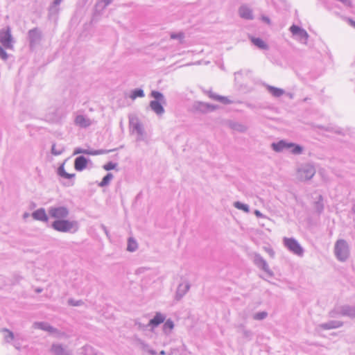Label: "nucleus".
I'll return each mask as SVG.
<instances>
[{
  "mask_svg": "<svg viewBox=\"0 0 355 355\" xmlns=\"http://www.w3.org/2000/svg\"><path fill=\"white\" fill-rule=\"evenodd\" d=\"M334 253L339 261H346L350 255V248L348 243L345 239H338L334 244Z\"/></svg>",
  "mask_w": 355,
  "mask_h": 355,
  "instance_id": "nucleus-1",
  "label": "nucleus"
},
{
  "mask_svg": "<svg viewBox=\"0 0 355 355\" xmlns=\"http://www.w3.org/2000/svg\"><path fill=\"white\" fill-rule=\"evenodd\" d=\"M51 227L60 232H76L78 230V223L76 220H55L51 224Z\"/></svg>",
  "mask_w": 355,
  "mask_h": 355,
  "instance_id": "nucleus-2",
  "label": "nucleus"
},
{
  "mask_svg": "<svg viewBox=\"0 0 355 355\" xmlns=\"http://www.w3.org/2000/svg\"><path fill=\"white\" fill-rule=\"evenodd\" d=\"M0 42L6 49L13 50L15 40L12 35L11 28L6 26L0 30Z\"/></svg>",
  "mask_w": 355,
  "mask_h": 355,
  "instance_id": "nucleus-3",
  "label": "nucleus"
},
{
  "mask_svg": "<svg viewBox=\"0 0 355 355\" xmlns=\"http://www.w3.org/2000/svg\"><path fill=\"white\" fill-rule=\"evenodd\" d=\"M315 173V167L311 164H302L297 171V176L300 181L311 180L314 176Z\"/></svg>",
  "mask_w": 355,
  "mask_h": 355,
  "instance_id": "nucleus-4",
  "label": "nucleus"
},
{
  "mask_svg": "<svg viewBox=\"0 0 355 355\" xmlns=\"http://www.w3.org/2000/svg\"><path fill=\"white\" fill-rule=\"evenodd\" d=\"M283 243L293 254L300 257L304 255V250L295 239L284 237L283 239Z\"/></svg>",
  "mask_w": 355,
  "mask_h": 355,
  "instance_id": "nucleus-5",
  "label": "nucleus"
},
{
  "mask_svg": "<svg viewBox=\"0 0 355 355\" xmlns=\"http://www.w3.org/2000/svg\"><path fill=\"white\" fill-rule=\"evenodd\" d=\"M48 213L50 217L61 220L68 217L69 210L65 206H52L48 209Z\"/></svg>",
  "mask_w": 355,
  "mask_h": 355,
  "instance_id": "nucleus-6",
  "label": "nucleus"
},
{
  "mask_svg": "<svg viewBox=\"0 0 355 355\" xmlns=\"http://www.w3.org/2000/svg\"><path fill=\"white\" fill-rule=\"evenodd\" d=\"M290 31L299 42L302 44H306L309 35L304 28L296 25H293L290 27Z\"/></svg>",
  "mask_w": 355,
  "mask_h": 355,
  "instance_id": "nucleus-7",
  "label": "nucleus"
},
{
  "mask_svg": "<svg viewBox=\"0 0 355 355\" xmlns=\"http://www.w3.org/2000/svg\"><path fill=\"white\" fill-rule=\"evenodd\" d=\"M253 262L255 266H257L260 269L263 270L264 272L268 273L270 276H272L273 273L270 269L268 264L266 261L261 256L259 253H254Z\"/></svg>",
  "mask_w": 355,
  "mask_h": 355,
  "instance_id": "nucleus-8",
  "label": "nucleus"
},
{
  "mask_svg": "<svg viewBox=\"0 0 355 355\" xmlns=\"http://www.w3.org/2000/svg\"><path fill=\"white\" fill-rule=\"evenodd\" d=\"M74 122L78 126L87 128L94 123V120L89 119L86 115L78 114L76 116Z\"/></svg>",
  "mask_w": 355,
  "mask_h": 355,
  "instance_id": "nucleus-9",
  "label": "nucleus"
},
{
  "mask_svg": "<svg viewBox=\"0 0 355 355\" xmlns=\"http://www.w3.org/2000/svg\"><path fill=\"white\" fill-rule=\"evenodd\" d=\"M34 329H41L51 334L58 332V329L46 322H35L33 324Z\"/></svg>",
  "mask_w": 355,
  "mask_h": 355,
  "instance_id": "nucleus-10",
  "label": "nucleus"
},
{
  "mask_svg": "<svg viewBox=\"0 0 355 355\" xmlns=\"http://www.w3.org/2000/svg\"><path fill=\"white\" fill-rule=\"evenodd\" d=\"M343 326V322L338 320H330L327 322L322 323L318 325V328L323 330H330L338 329Z\"/></svg>",
  "mask_w": 355,
  "mask_h": 355,
  "instance_id": "nucleus-11",
  "label": "nucleus"
},
{
  "mask_svg": "<svg viewBox=\"0 0 355 355\" xmlns=\"http://www.w3.org/2000/svg\"><path fill=\"white\" fill-rule=\"evenodd\" d=\"M89 159L83 155L77 157L74 160V168L78 171H82L86 168Z\"/></svg>",
  "mask_w": 355,
  "mask_h": 355,
  "instance_id": "nucleus-12",
  "label": "nucleus"
},
{
  "mask_svg": "<svg viewBox=\"0 0 355 355\" xmlns=\"http://www.w3.org/2000/svg\"><path fill=\"white\" fill-rule=\"evenodd\" d=\"M32 217L34 220H39L44 223H47L49 217L46 215V211L44 208H40L32 213Z\"/></svg>",
  "mask_w": 355,
  "mask_h": 355,
  "instance_id": "nucleus-13",
  "label": "nucleus"
},
{
  "mask_svg": "<svg viewBox=\"0 0 355 355\" xmlns=\"http://www.w3.org/2000/svg\"><path fill=\"white\" fill-rule=\"evenodd\" d=\"M165 319V315L159 312H157L154 318L150 320V321L148 323V325H150L151 329H153L155 327H157L158 325L163 323Z\"/></svg>",
  "mask_w": 355,
  "mask_h": 355,
  "instance_id": "nucleus-14",
  "label": "nucleus"
},
{
  "mask_svg": "<svg viewBox=\"0 0 355 355\" xmlns=\"http://www.w3.org/2000/svg\"><path fill=\"white\" fill-rule=\"evenodd\" d=\"M51 352L54 355H71V352L61 344L54 343L51 346Z\"/></svg>",
  "mask_w": 355,
  "mask_h": 355,
  "instance_id": "nucleus-15",
  "label": "nucleus"
},
{
  "mask_svg": "<svg viewBox=\"0 0 355 355\" xmlns=\"http://www.w3.org/2000/svg\"><path fill=\"white\" fill-rule=\"evenodd\" d=\"M340 311L342 316L348 317L351 319L355 318V306L349 304L342 305Z\"/></svg>",
  "mask_w": 355,
  "mask_h": 355,
  "instance_id": "nucleus-16",
  "label": "nucleus"
},
{
  "mask_svg": "<svg viewBox=\"0 0 355 355\" xmlns=\"http://www.w3.org/2000/svg\"><path fill=\"white\" fill-rule=\"evenodd\" d=\"M190 288V284L189 282L180 284L178 286L175 299L180 300L182 297L188 292Z\"/></svg>",
  "mask_w": 355,
  "mask_h": 355,
  "instance_id": "nucleus-17",
  "label": "nucleus"
},
{
  "mask_svg": "<svg viewBox=\"0 0 355 355\" xmlns=\"http://www.w3.org/2000/svg\"><path fill=\"white\" fill-rule=\"evenodd\" d=\"M162 104H163L162 102L151 101L150 102V107L156 114L162 115L164 113V109Z\"/></svg>",
  "mask_w": 355,
  "mask_h": 355,
  "instance_id": "nucleus-18",
  "label": "nucleus"
},
{
  "mask_svg": "<svg viewBox=\"0 0 355 355\" xmlns=\"http://www.w3.org/2000/svg\"><path fill=\"white\" fill-rule=\"evenodd\" d=\"M130 124L131 127L132 128V130L134 131H135L138 135L137 140L139 141V140L143 139L144 130V128H143L141 124L138 121H136L134 123L132 121H130Z\"/></svg>",
  "mask_w": 355,
  "mask_h": 355,
  "instance_id": "nucleus-19",
  "label": "nucleus"
},
{
  "mask_svg": "<svg viewBox=\"0 0 355 355\" xmlns=\"http://www.w3.org/2000/svg\"><path fill=\"white\" fill-rule=\"evenodd\" d=\"M28 34L31 44H35L40 40L41 34L37 28H33L30 30Z\"/></svg>",
  "mask_w": 355,
  "mask_h": 355,
  "instance_id": "nucleus-20",
  "label": "nucleus"
},
{
  "mask_svg": "<svg viewBox=\"0 0 355 355\" xmlns=\"http://www.w3.org/2000/svg\"><path fill=\"white\" fill-rule=\"evenodd\" d=\"M208 96L213 100L218 101L225 105H228L232 103V101H230L227 97L220 96L216 94L211 91L207 92Z\"/></svg>",
  "mask_w": 355,
  "mask_h": 355,
  "instance_id": "nucleus-21",
  "label": "nucleus"
},
{
  "mask_svg": "<svg viewBox=\"0 0 355 355\" xmlns=\"http://www.w3.org/2000/svg\"><path fill=\"white\" fill-rule=\"evenodd\" d=\"M238 332L241 334L243 338L246 340H251L253 337V332L251 330L247 329L244 324H239L238 327Z\"/></svg>",
  "mask_w": 355,
  "mask_h": 355,
  "instance_id": "nucleus-22",
  "label": "nucleus"
},
{
  "mask_svg": "<svg viewBox=\"0 0 355 355\" xmlns=\"http://www.w3.org/2000/svg\"><path fill=\"white\" fill-rule=\"evenodd\" d=\"M239 15L241 17L245 19H252L253 14L250 8L245 6H242L239 10Z\"/></svg>",
  "mask_w": 355,
  "mask_h": 355,
  "instance_id": "nucleus-23",
  "label": "nucleus"
},
{
  "mask_svg": "<svg viewBox=\"0 0 355 355\" xmlns=\"http://www.w3.org/2000/svg\"><path fill=\"white\" fill-rule=\"evenodd\" d=\"M288 142H286L284 140H281L277 143H272L271 144L272 148L275 152H282L284 149H288Z\"/></svg>",
  "mask_w": 355,
  "mask_h": 355,
  "instance_id": "nucleus-24",
  "label": "nucleus"
},
{
  "mask_svg": "<svg viewBox=\"0 0 355 355\" xmlns=\"http://www.w3.org/2000/svg\"><path fill=\"white\" fill-rule=\"evenodd\" d=\"M250 40L254 45H255L260 49L268 50L269 49L268 45L262 39L259 37H251Z\"/></svg>",
  "mask_w": 355,
  "mask_h": 355,
  "instance_id": "nucleus-25",
  "label": "nucleus"
},
{
  "mask_svg": "<svg viewBox=\"0 0 355 355\" xmlns=\"http://www.w3.org/2000/svg\"><path fill=\"white\" fill-rule=\"evenodd\" d=\"M266 87L268 92L271 94L272 96L276 98L280 97L285 93V91L284 89L271 85H266Z\"/></svg>",
  "mask_w": 355,
  "mask_h": 355,
  "instance_id": "nucleus-26",
  "label": "nucleus"
},
{
  "mask_svg": "<svg viewBox=\"0 0 355 355\" xmlns=\"http://www.w3.org/2000/svg\"><path fill=\"white\" fill-rule=\"evenodd\" d=\"M58 175L65 179H71L75 177V173H68L64 170V164H61L57 171Z\"/></svg>",
  "mask_w": 355,
  "mask_h": 355,
  "instance_id": "nucleus-27",
  "label": "nucleus"
},
{
  "mask_svg": "<svg viewBox=\"0 0 355 355\" xmlns=\"http://www.w3.org/2000/svg\"><path fill=\"white\" fill-rule=\"evenodd\" d=\"M288 150L294 155H300L303 152V148L294 143H289Z\"/></svg>",
  "mask_w": 355,
  "mask_h": 355,
  "instance_id": "nucleus-28",
  "label": "nucleus"
},
{
  "mask_svg": "<svg viewBox=\"0 0 355 355\" xmlns=\"http://www.w3.org/2000/svg\"><path fill=\"white\" fill-rule=\"evenodd\" d=\"M174 328V323L171 319H168L163 325V332L166 335H169Z\"/></svg>",
  "mask_w": 355,
  "mask_h": 355,
  "instance_id": "nucleus-29",
  "label": "nucleus"
},
{
  "mask_svg": "<svg viewBox=\"0 0 355 355\" xmlns=\"http://www.w3.org/2000/svg\"><path fill=\"white\" fill-rule=\"evenodd\" d=\"M65 148L64 146L62 144L56 145L55 144H53L51 146V153L53 155L58 156L61 155L64 151Z\"/></svg>",
  "mask_w": 355,
  "mask_h": 355,
  "instance_id": "nucleus-30",
  "label": "nucleus"
},
{
  "mask_svg": "<svg viewBox=\"0 0 355 355\" xmlns=\"http://www.w3.org/2000/svg\"><path fill=\"white\" fill-rule=\"evenodd\" d=\"M150 96L155 98L154 101L162 102V103H166V99L162 93L158 91H152L150 93Z\"/></svg>",
  "mask_w": 355,
  "mask_h": 355,
  "instance_id": "nucleus-31",
  "label": "nucleus"
},
{
  "mask_svg": "<svg viewBox=\"0 0 355 355\" xmlns=\"http://www.w3.org/2000/svg\"><path fill=\"white\" fill-rule=\"evenodd\" d=\"M138 248L137 241L132 237L128 240L127 250L129 252H135Z\"/></svg>",
  "mask_w": 355,
  "mask_h": 355,
  "instance_id": "nucleus-32",
  "label": "nucleus"
},
{
  "mask_svg": "<svg viewBox=\"0 0 355 355\" xmlns=\"http://www.w3.org/2000/svg\"><path fill=\"white\" fill-rule=\"evenodd\" d=\"M230 127L232 130H236L238 132H245L246 130V127L245 125L237 123V122H233L230 123Z\"/></svg>",
  "mask_w": 355,
  "mask_h": 355,
  "instance_id": "nucleus-33",
  "label": "nucleus"
},
{
  "mask_svg": "<svg viewBox=\"0 0 355 355\" xmlns=\"http://www.w3.org/2000/svg\"><path fill=\"white\" fill-rule=\"evenodd\" d=\"M113 178V175L111 173H108L106 175L103 177L102 181L98 184V186L101 187H105L108 185L110 181Z\"/></svg>",
  "mask_w": 355,
  "mask_h": 355,
  "instance_id": "nucleus-34",
  "label": "nucleus"
},
{
  "mask_svg": "<svg viewBox=\"0 0 355 355\" xmlns=\"http://www.w3.org/2000/svg\"><path fill=\"white\" fill-rule=\"evenodd\" d=\"M144 92L142 89L137 88L132 91L131 94L130 96V98L135 100L137 97L142 98L144 96Z\"/></svg>",
  "mask_w": 355,
  "mask_h": 355,
  "instance_id": "nucleus-35",
  "label": "nucleus"
},
{
  "mask_svg": "<svg viewBox=\"0 0 355 355\" xmlns=\"http://www.w3.org/2000/svg\"><path fill=\"white\" fill-rule=\"evenodd\" d=\"M234 207L238 209L243 210L245 213L250 212V207L247 204L242 203L239 201L234 202Z\"/></svg>",
  "mask_w": 355,
  "mask_h": 355,
  "instance_id": "nucleus-36",
  "label": "nucleus"
},
{
  "mask_svg": "<svg viewBox=\"0 0 355 355\" xmlns=\"http://www.w3.org/2000/svg\"><path fill=\"white\" fill-rule=\"evenodd\" d=\"M342 309L341 306H336L334 309L329 311V315L331 318H336L338 315H341V311L340 309Z\"/></svg>",
  "mask_w": 355,
  "mask_h": 355,
  "instance_id": "nucleus-37",
  "label": "nucleus"
},
{
  "mask_svg": "<svg viewBox=\"0 0 355 355\" xmlns=\"http://www.w3.org/2000/svg\"><path fill=\"white\" fill-rule=\"evenodd\" d=\"M135 325L137 327V329L141 331H145L147 329L150 325H148V324H144L140 322L139 319H136L135 320Z\"/></svg>",
  "mask_w": 355,
  "mask_h": 355,
  "instance_id": "nucleus-38",
  "label": "nucleus"
},
{
  "mask_svg": "<svg viewBox=\"0 0 355 355\" xmlns=\"http://www.w3.org/2000/svg\"><path fill=\"white\" fill-rule=\"evenodd\" d=\"M268 316V313L266 311H261L256 313L253 315V319L256 320H262L265 319Z\"/></svg>",
  "mask_w": 355,
  "mask_h": 355,
  "instance_id": "nucleus-39",
  "label": "nucleus"
},
{
  "mask_svg": "<svg viewBox=\"0 0 355 355\" xmlns=\"http://www.w3.org/2000/svg\"><path fill=\"white\" fill-rule=\"evenodd\" d=\"M62 0H53L52 5L50 6L49 11L51 12H57L58 10V6Z\"/></svg>",
  "mask_w": 355,
  "mask_h": 355,
  "instance_id": "nucleus-40",
  "label": "nucleus"
},
{
  "mask_svg": "<svg viewBox=\"0 0 355 355\" xmlns=\"http://www.w3.org/2000/svg\"><path fill=\"white\" fill-rule=\"evenodd\" d=\"M141 344L142 345L143 349L148 352L149 354H150L152 355L156 354V352L154 349L150 348V347L148 344L145 343L144 342H141Z\"/></svg>",
  "mask_w": 355,
  "mask_h": 355,
  "instance_id": "nucleus-41",
  "label": "nucleus"
},
{
  "mask_svg": "<svg viewBox=\"0 0 355 355\" xmlns=\"http://www.w3.org/2000/svg\"><path fill=\"white\" fill-rule=\"evenodd\" d=\"M116 166H117L116 163H114L112 162H109L103 166V168L105 171H110V170L114 169Z\"/></svg>",
  "mask_w": 355,
  "mask_h": 355,
  "instance_id": "nucleus-42",
  "label": "nucleus"
},
{
  "mask_svg": "<svg viewBox=\"0 0 355 355\" xmlns=\"http://www.w3.org/2000/svg\"><path fill=\"white\" fill-rule=\"evenodd\" d=\"M2 45H0V58L4 61L8 59V54L6 52Z\"/></svg>",
  "mask_w": 355,
  "mask_h": 355,
  "instance_id": "nucleus-43",
  "label": "nucleus"
},
{
  "mask_svg": "<svg viewBox=\"0 0 355 355\" xmlns=\"http://www.w3.org/2000/svg\"><path fill=\"white\" fill-rule=\"evenodd\" d=\"M68 304L71 306H78L81 305L83 304V302L81 300L76 301L73 299H69L68 300Z\"/></svg>",
  "mask_w": 355,
  "mask_h": 355,
  "instance_id": "nucleus-44",
  "label": "nucleus"
},
{
  "mask_svg": "<svg viewBox=\"0 0 355 355\" xmlns=\"http://www.w3.org/2000/svg\"><path fill=\"white\" fill-rule=\"evenodd\" d=\"M202 106L209 111H213L217 107V106L209 103H202Z\"/></svg>",
  "mask_w": 355,
  "mask_h": 355,
  "instance_id": "nucleus-45",
  "label": "nucleus"
},
{
  "mask_svg": "<svg viewBox=\"0 0 355 355\" xmlns=\"http://www.w3.org/2000/svg\"><path fill=\"white\" fill-rule=\"evenodd\" d=\"M86 149H83L81 148H76L73 151V155H78V154H85Z\"/></svg>",
  "mask_w": 355,
  "mask_h": 355,
  "instance_id": "nucleus-46",
  "label": "nucleus"
},
{
  "mask_svg": "<svg viewBox=\"0 0 355 355\" xmlns=\"http://www.w3.org/2000/svg\"><path fill=\"white\" fill-rule=\"evenodd\" d=\"M316 209L319 213L322 212L323 210V205L320 201L316 202Z\"/></svg>",
  "mask_w": 355,
  "mask_h": 355,
  "instance_id": "nucleus-47",
  "label": "nucleus"
},
{
  "mask_svg": "<svg viewBox=\"0 0 355 355\" xmlns=\"http://www.w3.org/2000/svg\"><path fill=\"white\" fill-rule=\"evenodd\" d=\"M184 35L182 33H178V34H172L171 35V37L172 39H182L183 38Z\"/></svg>",
  "mask_w": 355,
  "mask_h": 355,
  "instance_id": "nucleus-48",
  "label": "nucleus"
},
{
  "mask_svg": "<svg viewBox=\"0 0 355 355\" xmlns=\"http://www.w3.org/2000/svg\"><path fill=\"white\" fill-rule=\"evenodd\" d=\"M5 331L8 332V336H6V338H9L10 339L12 340L14 338V334L8 329H6Z\"/></svg>",
  "mask_w": 355,
  "mask_h": 355,
  "instance_id": "nucleus-49",
  "label": "nucleus"
},
{
  "mask_svg": "<svg viewBox=\"0 0 355 355\" xmlns=\"http://www.w3.org/2000/svg\"><path fill=\"white\" fill-rule=\"evenodd\" d=\"M96 150V155H102V154H105V153H107L108 152H110L111 150H103V149H100V150Z\"/></svg>",
  "mask_w": 355,
  "mask_h": 355,
  "instance_id": "nucleus-50",
  "label": "nucleus"
},
{
  "mask_svg": "<svg viewBox=\"0 0 355 355\" xmlns=\"http://www.w3.org/2000/svg\"><path fill=\"white\" fill-rule=\"evenodd\" d=\"M86 152H87V153H85L86 155H96V150H91L86 149Z\"/></svg>",
  "mask_w": 355,
  "mask_h": 355,
  "instance_id": "nucleus-51",
  "label": "nucleus"
},
{
  "mask_svg": "<svg viewBox=\"0 0 355 355\" xmlns=\"http://www.w3.org/2000/svg\"><path fill=\"white\" fill-rule=\"evenodd\" d=\"M266 251L268 252V253L272 257H274L275 255V252L273 251L272 249L271 248H268L266 250Z\"/></svg>",
  "mask_w": 355,
  "mask_h": 355,
  "instance_id": "nucleus-52",
  "label": "nucleus"
},
{
  "mask_svg": "<svg viewBox=\"0 0 355 355\" xmlns=\"http://www.w3.org/2000/svg\"><path fill=\"white\" fill-rule=\"evenodd\" d=\"M254 214L257 216V217H263V214L261 213L260 211L259 210H255L254 211Z\"/></svg>",
  "mask_w": 355,
  "mask_h": 355,
  "instance_id": "nucleus-53",
  "label": "nucleus"
},
{
  "mask_svg": "<svg viewBox=\"0 0 355 355\" xmlns=\"http://www.w3.org/2000/svg\"><path fill=\"white\" fill-rule=\"evenodd\" d=\"M103 1L104 2L105 6H107L109 4H110L113 1V0H103Z\"/></svg>",
  "mask_w": 355,
  "mask_h": 355,
  "instance_id": "nucleus-54",
  "label": "nucleus"
},
{
  "mask_svg": "<svg viewBox=\"0 0 355 355\" xmlns=\"http://www.w3.org/2000/svg\"><path fill=\"white\" fill-rule=\"evenodd\" d=\"M263 19L267 22L268 24H270V19L268 17H263Z\"/></svg>",
  "mask_w": 355,
  "mask_h": 355,
  "instance_id": "nucleus-55",
  "label": "nucleus"
},
{
  "mask_svg": "<svg viewBox=\"0 0 355 355\" xmlns=\"http://www.w3.org/2000/svg\"><path fill=\"white\" fill-rule=\"evenodd\" d=\"M28 216H29V214L27 213V212L24 213V215H23V218H26Z\"/></svg>",
  "mask_w": 355,
  "mask_h": 355,
  "instance_id": "nucleus-56",
  "label": "nucleus"
},
{
  "mask_svg": "<svg viewBox=\"0 0 355 355\" xmlns=\"http://www.w3.org/2000/svg\"><path fill=\"white\" fill-rule=\"evenodd\" d=\"M42 291V288H37L36 289V292L37 293H41Z\"/></svg>",
  "mask_w": 355,
  "mask_h": 355,
  "instance_id": "nucleus-57",
  "label": "nucleus"
},
{
  "mask_svg": "<svg viewBox=\"0 0 355 355\" xmlns=\"http://www.w3.org/2000/svg\"><path fill=\"white\" fill-rule=\"evenodd\" d=\"M160 354L161 355H164L165 354V352L164 350L161 351L160 352Z\"/></svg>",
  "mask_w": 355,
  "mask_h": 355,
  "instance_id": "nucleus-58",
  "label": "nucleus"
},
{
  "mask_svg": "<svg viewBox=\"0 0 355 355\" xmlns=\"http://www.w3.org/2000/svg\"><path fill=\"white\" fill-rule=\"evenodd\" d=\"M352 24H353L354 27L355 28V21H352Z\"/></svg>",
  "mask_w": 355,
  "mask_h": 355,
  "instance_id": "nucleus-59",
  "label": "nucleus"
}]
</instances>
